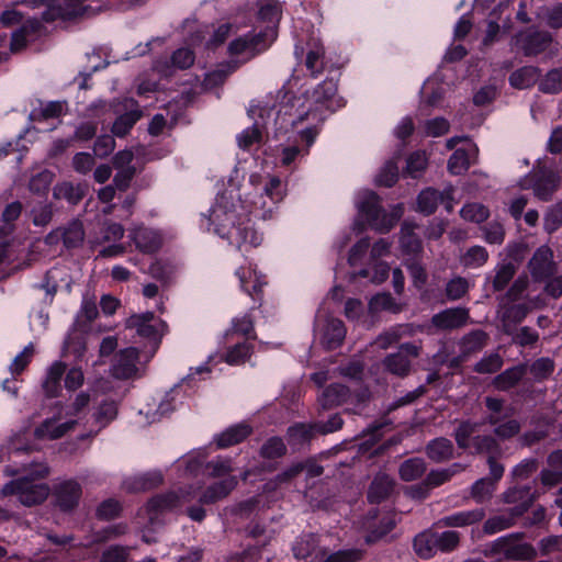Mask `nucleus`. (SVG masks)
Here are the masks:
<instances>
[{
  "label": "nucleus",
  "mask_w": 562,
  "mask_h": 562,
  "mask_svg": "<svg viewBox=\"0 0 562 562\" xmlns=\"http://www.w3.org/2000/svg\"><path fill=\"white\" fill-rule=\"evenodd\" d=\"M479 427L477 422L461 420L453 432L457 446L471 454L484 456L490 473L496 479H502L505 471L504 465L498 462L504 454L502 446L494 435H475Z\"/></svg>",
  "instance_id": "f257e3e1"
},
{
  "label": "nucleus",
  "mask_w": 562,
  "mask_h": 562,
  "mask_svg": "<svg viewBox=\"0 0 562 562\" xmlns=\"http://www.w3.org/2000/svg\"><path fill=\"white\" fill-rule=\"evenodd\" d=\"M49 473L46 465H38L31 475L22 476L7 483L0 491L2 497L16 495L25 506H34L43 503L48 494L49 487L45 483L35 482L36 479H44Z\"/></svg>",
  "instance_id": "f03ea898"
},
{
  "label": "nucleus",
  "mask_w": 562,
  "mask_h": 562,
  "mask_svg": "<svg viewBox=\"0 0 562 562\" xmlns=\"http://www.w3.org/2000/svg\"><path fill=\"white\" fill-rule=\"evenodd\" d=\"M525 532H514L493 541L485 550L486 557H498L497 562L525 561L531 562L537 555V549L529 542H524Z\"/></svg>",
  "instance_id": "7ed1b4c3"
},
{
  "label": "nucleus",
  "mask_w": 562,
  "mask_h": 562,
  "mask_svg": "<svg viewBox=\"0 0 562 562\" xmlns=\"http://www.w3.org/2000/svg\"><path fill=\"white\" fill-rule=\"evenodd\" d=\"M359 212L366 217L369 226L380 234L389 233L403 215L404 207L397 204L391 213L381 205L380 196L372 192H366L358 205Z\"/></svg>",
  "instance_id": "20e7f679"
},
{
  "label": "nucleus",
  "mask_w": 562,
  "mask_h": 562,
  "mask_svg": "<svg viewBox=\"0 0 562 562\" xmlns=\"http://www.w3.org/2000/svg\"><path fill=\"white\" fill-rule=\"evenodd\" d=\"M560 184L559 173L547 167L533 170L518 183L521 190L531 189L533 195L542 202L551 201Z\"/></svg>",
  "instance_id": "39448f33"
},
{
  "label": "nucleus",
  "mask_w": 562,
  "mask_h": 562,
  "mask_svg": "<svg viewBox=\"0 0 562 562\" xmlns=\"http://www.w3.org/2000/svg\"><path fill=\"white\" fill-rule=\"evenodd\" d=\"M87 0H41L46 5L42 13V21L52 23L56 20L75 21L86 14L89 5Z\"/></svg>",
  "instance_id": "423d86ee"
},
{
  "label": "nucleus",
  "mask_w": 562,
  "mask_h": 562,
  "mask_svg": "<svg viewBox=\"0 0 562 562\" xmlns=\"http://www.w3.org/2000/svg\"><path fill=\"white\" fill-rule=\"evenodd\" d=\"M422 347L405 342L400 346L396 352L387 355L382 364L389 373L398 378H405L411 373L412 361L420 356Z\"/></svg>",
  "instance_id": "0eeeda50"
},
{
  "label": "nucleus",
  "mask_w": 562,
  "mask_h": 562,
  "mask_svg": "<svg viewBox=\"0 0 562 562\" xmlns=\"http://www.w3.org/2000/svg\"><path fill=\"white\" fill-rule=\"evenodd\" d=\"M528 270L535 282H543L557 274L559 266L550 247L543 245L536 249L528 261Z\"/></svg>",
  "instance_id": "6e6552de"
},
{
  "label": "nucleus",
  "mask_w": 562,
  "mask_h": 562,
  "mask_svg": "<svg viewBox=\"0 0 562 562\" xmlns=\"http://www.w3.org/2000/svg\"><path fill=\"white\" fill-rule=\"evenodd\" d=\"M138 360V349L128 347L120 350L112 359L111 375L116 380H130L139 376Z\"/></svg>",
  "instance_id": "1a4fd4ad"
},
{
  "label": "nucleus",
  "mask_w": 562,
  "mask_h": 562,
  "mask_svg": "<svg viewBox=\"0 0 562 562\" xmlns=\"http://www.w3.org/2000/svg\"><path fill=\"white\" fill-rule=\"evenodd\" d=\"M52 495L55 506L61 512L68 513L78 506L82 495V488L76 480H65L53 486Z\"/></svg>",
  "instance_id": "9d476101"
},
{
  "label": "nucleus",
  "mask_w": 562,
  "mask_h": 562,
  "mask_svg": "<svg viewBox=\"0 0 562 562\" xmlns=\"http://www.w3.org/2000/svg\"><path fill=\"white\" fill-rule=\"evenodd\" d=\"M417 228L419 225L408 220L401 224L398 244L405 258H419L423 255V240L415 232Z\"/></svg>",
  "instance_id": "9b49d317"
},
{
  "label": "nucleus",
  "mask_w": 562,
  "mask_h": 562,
  "mask_svg": "<svg viewBox=\"0 0 562 562\" xmlns=\"http://www.w3.org/2000/svg\"><path fill=\"white\" fill-rule=\"evenodd\" d=\"M470 311L467 307L446 308L431 317V325L438 330H453L467 325Z\"/></svg>",
  "instance_id": "f8f14e48"
},
{
  "label": "nucleus",
  "mask_w": 562,
  "mask_h": 562,
  "mask_svg": "<svg viewBox=\"0 0 562 562\" xmlns=\"http://www.w3.org/2000/svg\"><path fill=\"white\" fill-rule=\"evenodd\" d=\"M396 481L385 472H378L368 486L367 499L370 504H381L395 493Z\"/></svg>",
  "instance_id": "ddd939ff"
},
{
  "label": "nucleus",
  "mask_w": 562,
  "mask_h": 562,
  "mask_svg": "<svg viewBox=\"0 0 562 562\" xmlns=\"http://www.w3.org/2000/svg\"><path fill=\"white\" fill-rule=\"evenodd\" d=\"M351 396V391L348 386L341 383H331L324 387L317 397V413L322 414L326 411L345 404Z\"/></svg>",
  "instance_id": "4468645a"
},
{
  "label": "nucleus",
  "mask_w": 562,
  "mask_h": 562,
  "mask_svg": "<svg viewBox=\"0 0 562 562\" xmlns=\"http://www.w3.org/2000/svg\"><path fill=\"white\" fill-rule=\"evenodd\" d=\"M319 535L314 532L304 533L297 538L293 543L292 551L296 559L305 560L314 557L316 562H319L326 554L327 549L322 548Z\"/></svg>",
  "instance_id": "2eb2a0df"
},
{
  "label": "nucleus",
  "mask_w": 562,
  "mask_h": 562,
  "mask_svg": "<svg viewBox=\"0 0 562 562\" xmlns=\"http://www.w3.org/2000/svg\"><path fill=\"white\" fill-rule=\"evenodd\" d=\"M517 42L525 56L532 57L543 53L552 43L548 31H528L517 36Z\"/></svg>",
  "instance_id": "dca6fc26"
},
{
  "label": "nucleus",
  "mask_w": 562,
  "mask_h": 562,
  "mask_svg": "<svg viewBox=\"0 0 562 562\" xmlns=\"http://www.w3.org/2000/svg\"><path fill=\"white\" fill-rule=\"evenodd\" d=\"M194 60V52L188 47H181L172 53L169 61H157L155 68L162 76L169 77L173 75L172 68L180 70L189 69L193 66Z\"/></svg>",
  "instance_id": "f3484780"
},
{
  "label": "nucleus",
  "mask_w": 562,
  "mask_h": 562,
  "mask_svg": "<svg viewBox=\"0 0 562 562\" xmlns=\"http://www.w3.org/2000/svg\"><path fill=\"white\" fill-rule=\"evenodd\" d=\"M452 188L446 189L442 192L434 188L423 190L417 196L416 211L429 216L434 214L440 202H446V199L452 200Z\"/></svg>",
  "instance_id": "a211bd4d"
},
{
  "label": "nucleus",
  "mask_w": 562,
  "mask_h": 562,
  "mask_svg": "<svg viewBox=\"0 0 562 562\" xmlns=\"http://www.w3.org/2000/svg\"><path fill=\"white\" fill-rule=\"evenodd\" d=\"M344 322L336 317H328L322 331L321 345L328 351L340 347L346 337Z\"/></svg>",
  "instance_id": "6ab92c4d"
},
{
  "label": "nucleus",
  "mask_w": 562,
  "mask_h": 562,
  "mask_svg": "<svg viewBox=\"0 0 562 562\" xmlns=\"http://www.w3.org/2000/svg\"><path fill=\"white\" fill-rule=\"evenodd\" d=\"M530 311V305L526 303L504 304L499 316L503 331L506 335H513L516 326L526 318Z\"/></svg>",
  "instance_id": "aec40b11"
},
{
  "label": "nucleus",
  "mask_w": 562,
  "mask_h": 562,
  "mask_svg": "<svg viewBox=\"0 0 562 562\" xmlns=\"http://www.w3.org/2000/svg\"><path fill=\"white\" fill-rule=\"evenodd\" d=\"M238 60H228L220 63L216 68L207 72L201 82V89L204 92L212 91L213 89L222 87L228 76L239 68Z\"/></svg>",
  "instance_id": "412c9836"
},
{
  "label": "nucleus",
  "mask_w": 562,
  "mask_h": 562,
  "mask_svg": "<svg viewBox=\"0 0 562 562\" xmlns=\"http://www.w3.org/2000/svg\"><path fill=\"white\" fill-rule=\"evenodd\" d=\"M485 517V510L483 508H475L467 512H459L446 517L440 518L435 526L437 528H462L472 526L480 522Z\"/></svg>",
  "instance_id": "4be33fe9"
},
{
  "label": "nucleus",
  "mask_w": 562,
  "mask_h": 562,
  "mask_svg": "<svg viewBox=\"0 0 562 562\" xmlns=\"http://www.w3.org/2000/svg\"><path fill=\"white\" fill-rule=\"evenodd\" d=\"M238 481L236 476H228L224 480L213 483L209 487H206L198 497V501L202 505L214 504L235 490Z\"/></svg>",
  "instance_id": "5701e85b"
},
{
  "label": "nucleus",
  "mask_w": 562,
  "mask_h": 562,
  "mask_svg": "<svg viewBox=\"0 0 562 562\" xmlns=\"http://www.w3.org/2000/svg\"><path fill=\"white\" fill-rule=\"evenodd\" d=\"M252 434V427L246 423L233 425L217 435L214 442L218 449H225L243 442Z\"/></svg>",
  "instance_id": "b1692460"
},
{
  "label": "nucleus",
  "mask_w": 562,
  "mask_h": 562,
  "mask_svg": "<svg viewBox=\"0 0 562 562\" xmlns=\"http://www.w3.org/2000/svg\"><path fill=\"white\" fill-rule=\"evenodd\" d=\"M527 372V363L514 366L497 374L493 379L492 385L498 391L506 392L518 385Z\"/></svg>",
  "instance_id": "393cba45"
},
{
  "label": "nucleus",
  "mask_w": 562,
  "mask_h": 562,
  "mask_svg": "<svg viewBox=\"0 0 562 562\" xmlns=\"http://www.w3.org/2000/svg\"><path fill=\"white\" fill-rule=\"evenodd\" d=\"M164 479L160 472H149L126 479L123 482V488L127 493L147 492L158 487Z\"/></svg>",
  "instance_id": "a878e982"
},
{
  "label": "nucleus",
  "mask_w": 562,
  "mask_h": 562,
  "mask_svg": "<svg viewBox=\"0 0 562 562\" xmlns=\"http://www.w3.org/2000/svg\"><path fill=\"white\" fill-rule=\"evenodd\" d=\"M154 318L155 315L151 312L132 315L126 319V328L136 329L139 336L157 341L160 338V334L157 327L151 324Z\"/></svg>",
  "instance_id": "bb28decb"
},
{
  "label": "nucleus",
  "mask_w": 562,
  "mask_h": 562,
  "mask_svg": "<svg viewBox=\"0 0 562 562\" xmlns=\"http://www.w3.org/2000/svg\"><path fill=\"white\" fill-rule=\"evenodd\" d=\"M179 507V496L175 491H170L162 494L153 496L146 504V510L149 515V519L153 520L158 515Z\"/></svg>",
  "instance_id": "cd10ccee"
},
{
  "label": "nucleus",
  "mask_w": 562,
  "mask_h": 562,
  "mask_svg": "<svg viewBox=\"0 0 562 562\" xmlns=\"http://www.w3.org/2000/svg\"><path fill=\"white\" fill-rule=\"evenodd\" d=\"M488 340V335L482 329H474L469 334L464 335L460 340V360L463 361L472 353H476L482 350Z\"/></svg>",
  "instance_id": "c85d7f7f"
},
{
  "label": "nucleus",
  "mask_w": 562,
  "mask_h": 562,
  "mask_svg": "<svg viewBox=\"0 0 562 562\" xmlns=\"http://www.w3.org/2000/svg\"><path fill=\"white\" fill-rule=\"evenodd\" d=\"M86 192V184L65 181L54 187L53 196L56 200H65L69 204L77 205L85 198Z\"/></svg>",
  "instance_id": "c756f323"
},
{
  "label": "nucleus",
  "mask_w": 562,
  "mask_h": 562,
  "mask_svg": "<svg viewBox=\"0 0 562 562\" xmlns=\"http://www.w3.org/2000/svg\"><path fill=\"white\" fill-rule=\"evenodd\" d=\"M454 447L450 439L436 438L426 446L427 457L436 463L449 461L453 458Z\"/></svg>",
  "instance_id": "7c9ffc66"
},
{
  "label": "nucleus",
  "mask_w": 562,
  "mask_h": 562,
  "mask_svg": "<svg viewBox=\"0 0 562 562\" xmlns=\"http://www.w3.org/2000/svg\"><path fill=\"white\" fill-rule=\"evenodd\" d=\"M317 434L315 423H296L286 429V439L290 446L310 443Z\"/></svg>",
  "instance_id": "2f4dec72"
},
{
  "label": "nucleus",
  "mask_w": 562,
  "mask_h": 562,
  "mask_svg": "<svg viewBox=\"0 0 562 562\" xmlns=\"http://www.w3.org/2000/svg\"><path fill=\"white\" fill-rule=\"evenodd\" d=\"M23 209L20 201H13L4 206L1 212L0 237H7L15 231V222L21 216Z\"/></svg>",
  "instance_id": "473e14b6"
},
{
  "label": "nucleus",
  "mask_w": 562,
  "mask_h": 562,
  "mask_svg": "<svg viewBox=\"0 0 562 562\" xmlns=\"http://www.w3.org/2000/svg\"><path fill=\"white\" fill-rule=\"evenodd\" d=\"M368 310L370 314H376L382 311L398 314L404 310V305L397 303L390 292H381L370 299Z\"/></svg>",
  "instance_id": "72a5a7b5"
},
{
  "label": "nucleus",
  "mask_w": 562,
  "mask_h": 562,
  "mask_svg": "<svg viewBox=\"0 0 562 562\" xmlns=\"http://www.w3.org/2000/svg\"><path fill=\"white\" fill-rule=\"evenodd\" d=\"M133 240L142 252L153 254L161 247L160 236L148 228H138L134 232Z\"/></svg>",
  "instance_id": "f704fd0d"
},
{
  "label": "nucleus",
  "mask_w": 562,
  "mask_h": 562,
  "mask_svg": "<svg viewBox=\"0 0 562 562\" xmlns=\"http://www.w3.org/2000/svg\"><path fill=\"white\" fill-rule=\"evenodd\" d=\"M540 78V69L535 66H524L509 76V83L516 89H528Z\"/></svg>",
  "instance_id": "c9c22d12"
},
{
  "label": "nucleus",
  "mask_w": 562,
  "mask_h": 562,
  "mask_svg": "<svg viewBox=\"0 0 562 562\" xmlns=\"http://www.w3.org/2000/svg\"><path fill=\"white\" fill-rule=\"evenodd\" d=\"M436 531L425 530L418 533L413 541L415 553L422 559H430L437 552Z\"/></svg>",
  "instance_id": "e433bc0d"
},
{
  "label": "nucleus",
  "mask_w": 562,
  "mask_h": 562,
  "mask_svg": "<svg viewBox=\"0 0 562 562\" xmlns=\"http://www.w3.org/2000/svg\"><path fill=\"white\" fill-rule=\"evenodd\" d=\"M501 479H496L490 473V476L477 480L472 486L470 495L477 503L483 504L492 498L496 490V483Z\"/></svg>",
  "instance_id": "4c0bfd02"
},
{
  "label": "nucleus",
  "mask_w": 562,
  "mask_h": 562,
  "mask_svg": "<svg viewBox=\"0 0 562 562\" xmlns=\"http://www.w3.org/2000/svg\"><path fill=\"white\" fill-rule=\"evenodd\" d=\"M427 470L424 459L414 457L403 461L398 468V475L404 482H412L420 479Z\"/></svg>",
  "instance_id": "58836bf2"
},
{
  "label": "nucleus",
  "mask_w": 562,
  "mask_h": 562,
  "mask_svg": "<svg viewBox=\"0 0 562 562\" xmlns=\"http://www.w3.org/2000/svg\"><path fill=\"white\" fill-rule=\"evenodd\" d=\"M147 272L162 285L168 286L175 279L176 266L168 260L157 259L149 266Z\"/></svg>",
  "instance_id": "ea45409f"
},
{
  "label": "nucleus",
  "mask_w": 562,
  "mask_h": 562,
  "mask_svg": "<svg viewBox=\"0 0 562 562\" xmlns=\"http://www.w3.org/2000/svg\"><path fill=\"white\" fill-rule=\"evenodd\" d=\"M61 239L66 248H78L82 245L86 236L82 222L74 220L66 227H61Z\"/></svg>",
  "instance_id": "a19ab883"
},
{
  "label": "nucleus",
  "mask_w": 562,
  "mask_h": 562,
  "mask_svg": "<svg viewBox=\"0 0 562 562\" xmlns=\"http://www.w3.org/2000/svg\"><path fill=\"white\" fill-rule=\"evenodd\" d=\"M66 371V364L63 362H55L48 370L47 378L43 383V387L48 397H55L60 390V380Z\"/></svg>",
  "instance_id": "79ce46f5"
},
{
  "label": "nucleus",
  "mask_w": 562,
  "mask_h": 562,
  "mask_svg": "<svg viewBox=\"0 0 562 562\" xmlns=\"http://www.w3.org/2000/svg\"><path fill=\"white\" fill-rule=\"evenodd\" d=\"M465 468L464 464L453 463L447 469L431 470L424 480L430 488H434L450 481L453 475L464 471Z\"/></svg>",
  "instance_id": "37998d69"
},
{
  "label": "nucleus",
  "mask_w": 562,
  "mask_h": 562,
  "mask_svg": "<svg viewBox=\"0 0 562 562\" xmlns=\"http://www.w3.org/2000/svg\"><path fill=\"white\" fill-rule=\"evenodd\" d=\"M143 112L139 109L131 110L120 115L113 123L111 132L114 136L124 137L130 133L135 123L142 117Z\"/></svg>",
  "instance_id": "c03bdc74"
},
{
  "label": "nucleus",
  "mask_w": 562,
  "mask_h": 562,
  "mask_svg": "<svg viewBox=\"0 0 562 562\" xmlns=\"http://www.w3.org/2000/svg\"><path fill=\"white\" fill-rule=\"evenodd\" d=\"M277 37V30L274 26H268L265 31L255 35H248L250 44V57L266 50Z\"/></svg>",
  "instance_id": "a18cd8bd"
},
{
  "label": "nucleus",
  "mask_w": 562,
  "mask_h": 562,
  "mask_svg": "<svg viewBox=\"0 0 562 562\" xmlns=\"http://www.w3.org/2000/svg\"><path fill=\"white\" fill-rule=\"evenodd\" d=\"M539 90L543 93L555 94L562 91V67L549 70L539 81Z\"/></svg>",
  "instance_id": "49530a36"
},
{
  "label": "nucleus",
  "mask_w": 562,
  "mask_h": 562,
  "mask_svg": "<svg viewBox=\"0 0 562 562\" xmlns=\"http://www.w3.org/2000/svg\"><path fill=\"white\" fill-rule=\"evenodd\" d=\"M554 361L550 358H539L528 366V372L536 382H542L550 378L554 371Z\"/></svg>",
  "instance_id": "de8ad7c7"
},
{
  "label": "nucleus",
  "mask_w": 562,
  "mask_h": 562,
  "mask_svg": "<svg viewBox=\"0 0 562 562\" xmlns=\"http://www.w3.org/2000/svg\"><path fill=\"white\" fill-rule=\"evenodd\" d=\"M234 335H240L246 337V339H256V334L254 331V321L250 315H244L240 318H235L233 321L232 328L226 331V338L229 339Z\"/></svg>",
  "instance_id": "09e8293b"
},
{
  "label": "nucleus",
  "mask_w": 562,
  "mask_h": 562,
  "mask_svg": "<svg viewBox=\"0 0 562 562\" xmlns=\"http://www.w3.org/2000/svg\"><path fill=\"white\" fill-rule=\"evenodd\" d=\"M252 353V345L247 341L238 342L227 349L225 361L233 366L245 363Z\"/></svg>",
  "instance_id": "8fccbe9b"
},
{
  "label": "nucleus",
  "mask_w": 562,
  "mask_h": 562,
  "mask_svg": "<svg viewBox=\"0 0 562 562\" xmlns=\"http://www.w3.org/2000/svg\"><path fill=\"white\" fill-rule=\"evenodd\" d=\"M400 157H395L384 164L379 175L376 176V184L391 188L396 183L398 179V166L396 159Z\"/></svg>",
  "instance_id": "3c124183"
},
{
  "label": "nucleus",
  "mask_w": 562,
  "mask_h": 562,
  "mask_svg": "<svg viewBox=\"0 0 562 562\" xmlns=\"http://www.w3.org/2000/svg\"><path fill=\"white\" fill-rule=\"evenodd\" d=\"M469 288H470V284H469L468 279L460 277V276L454 277V278L450 279L446 284V288H445L446 297L449 301H458V300L462 299L463 296H465V294L469 292Z\"/></svg>",
  "instance_id": "603ef678"
},
{
  "label": "nucleus",
  "mask_w": 562,
  "mask_h": 562,
  "mask_svg": "<svg viewBox=\"0 0 562 562\" xmlns=\"http://www.w3.org/2000/svg\"><path fill=\"white\" fill-rule=\"evenodd\" d=\"M396 526L394 514H389L384 516L379 526L373 527L369 530L366 541L367 543H374L386 536L390 531L394 529Z\"/></svg>",
  "instance_id": "864d4df0"
},
{
  "label": "nucleus",
  "mask_w": 562,
  "mask_h": 562,
  "mask_svg": "<svg viewBox=\"0 0 562 562\" xmlns=\"http://www.w3.org/2000/svg\"><path fill=\"white\" fill-rule=\"evenodd\" d=\"M483 233V237L488 244H503L506 235L505 227L499 221H491L480 228Z\"/></svg>",
  "instance_id": "5fc2aeb1"
},
{
  "label": "nucleus",
  "mask_w": 562,
  "mask_h": 562,
  "mask_svg": "<svg viewBox=\"0 0 562 562\" xmlns=\"http://www.w3.org/2000/svg\"><path fill=\"white\" fill-rule=\"evenodd\" d=\"M117 415V405L114 401H104L100 404L97 412L93 414V418L98 428L105 427L112 422Z\"/></svg>",
  "instance_id": "6e6d98bb"
},
{
  "label": "nucleus",
  "mask_w": 562,
  "mask_h": 562,
  "mask_svg": "<svg viewBox=\"0 0 562 562\" xmlns=\"http://www.w3.org/2000/svg\"><path fill=\"white\" fill-rule=\"evenodd\" d=\"M420 258H405V266L413 279V284L418 289L423 288L428 280L427 271Z\"/></svg>",
  "instance_id": "4d7b16f0"
},
{
  "label": "nucleus",
  "mask_w": 562,
  "mask_h": 562,
  "mask_svg": "<svg viewBox=\"0 0 562 562\" xmlns=\"http://www.w3.org/2000/svg\"><path fill=\"white\" fill-rule=\"evenodd\" d=\"M260 456L263 459H278L286 453V446L282 438L271 437L260 448Z\"/></svg>",
  "instance_id": "13d9d810"
},
{
  "label": "nucleus",
  "mask_w": 562,
  "mask_h": 562,
  "mask_svg": "<svg viewBox=\"0 0 562 562\" xmlns=\"http://www.w3.org/2000/svg\"><path fill=\"white\" fill-rule=\"evenodd\" d=\"M562 225V200L551 205L543 217V228L548 234L554 233Z\"/></svg>",
  "instance_id": "bf43d9fd"
},
{
  "label": "nucleus",
  "mask_w": 562,
  "mask_h": 562,
  "mask_svg": "<svg viewBox=\"0 0 562 562\" xmlns=\"http://www.w3.org/2000/svg\"><path fill=\"white\" fill-rule=\"evenodd\" d=\"M503 358L499 353L493 352L482 358L473 368L476 373L491 374L501 370L503 367Z\"/></svg>",
  "instance_id": "052dcab7"
},
{
  "label": "nucleus",
  "mask_w": 562,
  "mask_h": 562,
  "mask_svg": "<svg viewBox=\"0 0 562 562\" xmlns=\"http://www.w3.org/2000/svg\"><path fill=\"white\" fill-rule=\"evenodd\" d=\"M488 260V252L482 246H472L461 257L464 267H481Z\"/></svg>",
  "instance_id": "680f3d73"
},
{
  "label": "nucleus",
  "mask_w": 562,
  "mask_h": 562,
  "mask_svg": "<svg viewBox=\"0 0 562 562\" xmlns=\"http://www.w3.org/2000/svg\"><path fill=\"white\" fill-rule=\"evenodd\" d=\"M515 273L516 267L514 263L508 262L501 265L497 268L492 282L494 291L498 292L504 290L508 285L509 281L514 278Z\"/></svg>",
  "instance_id": "e2e57ef3"
},
{
  "label": "nucleus",
  "mask_w": 562,
  "mask_h": 562,
  "mask_svg": "<svg viewBox=\"0 0 562 562\" xmlns=\"http://www.w3.org/2000/svg\"><path fill=\"white\" fill-rule=\"evenodd\" d=\"M325 50L322 46L311 49L305 59V66L310 70L312 77H317L325 70L324 64Z\"/></svg>",
  "instance_id": "0e129e2a"
},
{
  "label": "nucleus",
  "mask_w": 562,
  "mask_h": 562,
  "mask_svg": "<svg viewBox=\"0 0 562 562\" xmlns=\"http://www.w3.org/2000/svg\"><path fill=\"white\" fill-rule=\"evenodd\" d=\"M461 216L465 221H470V222H474V223H483L488 218L490 211L483 204L469 203L462 207Z\"/></svg>",
  "instance_id": "69168bd1"
},
{
  "label": "nucleus",
  "mask_w": 562,
  "mask_h": 562,
  "mask_svg": "<svg viewBox=\"0 0 562 562\" xmlns=\"http://www.w3.org/2000/svg\"><path fill=\"white\" fill-rule=\"evenodd\" d=\"M503 501L506 504L535 502V495L529 486H515L503 494Z\"/></svg>",
  "instance_id": "338daca9"
},
{
  "label": "nucleus",
  "mask_w": 562,
  "mask_h": 562,
  "mask_svg": "<svg viewBox=\"0 0 562 562\" xmlns=\"http://www.w3.org/2000/svg\"><path fill=\"white\" fill-rule=\"evenodd\" d=\"M470 167L469 154L465 149L459 148L450 156L448 160V170L452 175H461Z\"/></svg>",
  "instance_id": "774afa93"
}]
</instances>
